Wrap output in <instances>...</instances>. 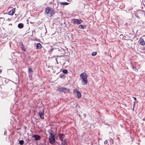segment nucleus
<instances>
[{
	"label": "nucleus",
	"instance_id": "obj_1",
	"mask_svg": "<svg viewBox=\"0 0 145 145\" xmlns=\"http://www.w3.org/2000/svg\"><path fill=\"white\" fill-rule=\"evenodd\" d=\"M45 15L49 17H51L54 14L53 9L50 7H47L45 8Z\"/></svg>",
	"mask_w": 145,
	"mask_h": 145
},
{
	"label": "nucleus",
	"instance_id": "obj_2",
	"mask_svg": "<svg viewBox=\"0 0 145 145\" xmlns=\"http://www.w3.org/2000/svg\"><path fill=\"white\" fill-rule=\"evenodd\" d=\"M82 84L83 85H86L88 83L87 74L85 72L82 73L80 75Z\"/></svg>",
	"mask_w": 145,
	"mask_h": 145
},
{
	"label": "nucleus",
	"instance_id": "obj_3",
	"mask_svg": "<svg viewBox=\"0 0 145 145\" xmlns=\"http://www.w3.org/2000/svg\"><path fill=\"white\" fill-rule=\"evenodd\" d=\"M49 143L52 144H54L56 142L55 135L50 136L48 138Z\"/></svg>",
	"mask_w": 145,
	"mask_h": 145
},
{
	"label": "nucleus",
	"instance_id": "obj_4",
	"mask_svg": "<svg viewBox=\"0 0 145 145\" xmlns=\"http://www.w3.org/2000/svg\"><path fill=\"white\" fill-rule=\"evenodd\" d=\"M80 21L82 22L81 20H79L76 19H72L71 20V22L74 24H79L81 23Z\"/></svg>",
	"mask_w": 145,
	"mask_h": 145
},
{
	"label": "nucleus",
	"instance_id": "obj_5",
	"mask_svg": "<svg viewBox=\"0 0 145 145\" xmlns=\"http://www.w3.org/2000/svg\"><path fill=\"white\" fill-rule=\"evenodd\" d=\"M59 90L60 91L63 92L64 93L69 92L70 91L69 89H67L66 88L61 87L59 88Z\"/></svg>",
	"mask_w": 145,
	"mask_h": 145
},
{
	"label": "nucleus",
	"instance_id": "obj_6",
	"mask_svg": "<svg viewBox=\"0 0 145 145\" xmlns=\"http://www.w3.org/2000/svg\"><path fill=\"white\" fill-rule=\"evenodd\" d=\"M73 92L74 94H76L77 97L78 99H79L81 97V93L77 89H74L73 90Z\"/></svg>",
	"mask_w": 145,
	"mask_h": 145
},
{
	"label": "nucleus",
	"instance_id": "obj_7",
	"mask_svg": "<svg viewBox=\"0 0 145 145\" xmlns=\"http://www.w3.org/2000/svg\"><path fill=\"white\" fill-rule=\"evenodd\" d=\"M33 138H35V141L40 140L41 138L40 136L37 135H34L32 136Z\"/></svg>",
	"mask_w": 145,
	"mask_h": 145
},
{
	"label": "nucleus",
	"instance_id": "obj_8",
	"mask_svg": "<svg viewBox=\"0 0 145 145\" xmlns=\"http://www.w3.org/2000/svg\"><path fill=\"white\" fill-rule=\"evenodd\" d=\"M58 135L60 140L62 141L63 138L65 137V135L63 133H59Z\"/></svg>",
	"mask_w": 145,
	"mask_h": 145
},
{
	"label": "nucleus",
	"instance_id": "obj_9",
	"mask_svg": "<svg viewBox=\"0 0 145 145\" xmlns=\"http://www.w3.org/2000/svg\"><path fill=\"white\" fill-rule=\"evenodd\" d=\"M44 111L43 110L40 111L39 112V115L40 116V118L42 119H43L44 118Z\"/></svg>",
	"mask_w": 145,
	"mask_h": 145
},
{
	"label": "nucleus",
	"instance_id": "obj_10",
	"mask_svg": "<svg viewBox=\"0 0 145 145\" xmlns=\"http://www.w3.org/2000/svg\"><path fill=\"white\" fill-rule=\"evenodd\" d=\"M16 8H14L12 10L8 12V14L9 15H12L15 13Z\"/></svg>",
	"mask_w": 145,
	"mask_h": 145
},
{
	"label": "nucleus",
	"instance_id": "obj_11",
	"mask_svg": "<svg viewBox=\"0 0 145 145\" xmlns=\"http://www.w3.org/2000/svg\"><path fill=\"white\" fill-rule=\"evenodd\" d=\"M139 41H140L139 43L141 45L144 46L145 45V42L142 38L141 37L140 38Z\"/></svg>",
	"mask_w": 145,
	"mask_h": 145
},
{
	"label": "nucleus",
	"instance_id": "obj_12",
	"mask_svg": "<svg viewBox=\"0 0 145 145\" xmlns=\"http://www.w3.org/2000/svg\"><path fill=\"white\" fill-rule=\"evenodd\" d=\"M20 45L21 48H22V49L24 51H26V50L24 47V46L22 42H20Z\"/></svg>",
	"mask_w": 145,
	"mask_h": 145
},
{
	"label": "nucleus",
	"instance_id": "obj_13",
	"mask_svg": "<svg viewBox=\"0 0 145 145\" xmlns=\"http://www.w3.org/2000/svg\"><path fill=\"white\" fill-rule=\"evenodd\" d=\"M50 135V136L55 135L54 131L52 130L49 129L48 131Z\"/></svg>",
	"mask_w": 145,
	"mask_h": 145
},
{
	"label": "nucleus",
	"instance_id": "obj_14",
	"mask_svg": "<svg viewBox=\"0 0 145 145\" xmlns=\"http://www.w3.org/2000/svg\"><path fill=\"white\" fill-rule=\"evenodd\" d=\"M42 47V45L40 43H38L36 45V49H40Z\"/></svg>",
	"mask_w": 145,
	"mask_h": 145
},
{
	"label": "nucleus",
	"instance_id": "obj_15",
	"mask_svg": "<svg viewBox=\"0 0 145 145\" xmlns=\"http://www.w3.org/2000/svg\"><path fill=\"white\" fill-rule=\"evenodd\" d=\"M24 26V24H23L20 23L18 24V27L19 28L21 29Z\"/></svg>",
	"mask_w": 145,
	"mask_h": 145
},
{
	"label": "nucleus",
	"instance_id": "obj_16",
	"mask_svg": "<svg viewBox=\"0 0 145 145\" xmlns=\"http://www.w3.org/2000/svg\"><path fill=\"white\" fill-rule=\"evenodd\" d=\"M60 3L61 5H67L69 4V3L65 2H60Z\"/></svg>",
	"mask_w": 145,
	"mask_h": 145
},
{
	"label": "nucleus",
	"instance_id": "obj_17",
	"mask_svg": "<svg viewBox=\"0 0 145 145\" xmlns=\"http://www.w3.org/2000/svg\"><path fill=\"white\" fill-rule=\"evenodd\" d=\"M24 142V141L23 140H20L19 141V144L20 145H22L23 144Z\"/></svg>",
	"mask_w": 145,
	"mask_h": 145
},
{
	"label": "nucleus",
	"instance_id": "obj_18",
	"mask_svg": "<svg viewBox=\"0 0 145 145\" xmlns=\"http://www.w3.org/2000/svg\"><path fill=\"white\" fill-rule=\"evenodd\" d=\"M78 27L82 29H84V25H79Z\"/></svg>",
	"mask_w": 145,
	"mask_h": 145
},
{
	"label": "nucleus",
	"instance_id": "obj_19",
	"mask_svg": "<svg viewBox=\"0 0 145 145\" xmlns=\"http://www.w3.org/2000/svg\"><path fill=\"white\" fill-rule=\"evenodd\" d=\"M62 72L64 74H67L68 73V71L67 69H63V70Z\"/></svg>",
	"mask_w": 145,
	"mask_h": 145
},
{
	"label": "nucleus",
	"instance_id": "obj_20",
	"mask_svg": "<svg viewBox=\"0 0 145 145\" xmlns=\"http://www.w3.org/2000/svg\"><path fill=\"white\" fill-rule=\"evenodd\" d=\"M97 55L96 52H93L92 53L91 55L93 56H95Z\"/></svg>",
	"mask_w": 145,
	"mask_h": 145
},
{
	"label": "nucleus",
	"instance_id": "obj_21",
	"mask_svg": "<svg viewBox=\"0 0 145 145\" xmlns=\"http://www.w3.org/2000/svg\"><path fill=\"white\" fill-rule=\"evenodd\" d=\"M59 76L61 78H62L63 77H65V75L63 74H61Z\"/></svg>",
	"mask_w": 145,
	"mask_h": 145
},
{
	"label": "nucleus",
	"instance_id": "obj_22",
	"mask_svg": "<svg viewBox=\"0 0 145 145\" xmlns=\"http://www.w3.org/2000/svg\"><path fill=\"white\" fill-rule=\"evenodd\" d=\"M60 145H67V143L61 142Z\"/></svg>",
	"mask_w": 145,
	"mask_h": 145
},
{
	"label": "nucleus",
	"instance_id": "obj_23",
	"mask_svg": "<svg viewBox=\"0 0 145 145\" xmlns=\"http://www.w3.org/2000/svg\"><path fill=\"white\" fill-rule=\"evenodd\" d=\"M29 71L31 72H33V71L32 70L31 68H29Z\"/></svg>",
	"mask_w": 145,
	"mask_h": 145
},
{
	"label": "nucleus",
	"instance_id": "obj_24",
	"mask_svg": "<svg viewBox=\"0 0 145 145\" xmlns=\"http://www.w3.org/2000/svg\"><path fill=\"white\" fill-rule=\"evenodd\" d=\"M62 142H65V143H67V141L66 140V139L65 138V139L64 140H63L62 141Z\"/></svg>",
	"mask_w": 145,
	"mask_h": 145
},
{
	"label": "nucleus",
	"instance_id": "obj_25",
	"mask_svg": "<svg viewBox=\"0 0 145 145\" xmlns=\"http://www.w3.org/2000/svg\"><path fill=\"white\" fill-rule=\"evenodd\" d=\"M108 142V140H106L104 142V144H107Z\"/></svg>",
	"mask_w": 145,
	"mask_h": 145
},
{
	"label": "nucleus",
	"instance_id": "obj_26",
	"mask_svg": "<svg viewBox=\"0 0 145 145\" xmlns=\"http://www.w3.org/2000/svg\"><path fill=\"white\" fill-rule=\"evenodd\" d=\"M135 16L138 19H140V18L137 15H135Z\"/></svg>",
	"mask_w": 145,
	"mask_h": 145
},
{
	"label": "nucleus",
	"instance_id": "obj_27",
	"mask_svg": "<svg viewBox=\"0 0 145 145\" xmlns=\"http://www.w3.org/2000/svg\"><path fill=\"white\" fill-rule=\"evenodd\" d=\"M135 101H134V103H133V107H134H134H135Z\"/></svg>",
	"mask_w": 145,
	"mask_h": 145
},
{
	"label": "nucleus",
	"instance_id": "obj_28",
	"mask_svg": "<svg viewBox=\"0 0 145 145\" xmlns=\"http://www.w3.org/2000/svg\"><path fill=\"white\" fill-rule=\"evenodd\" d=\"M53 48H51L50 50V52H52Z\"/></svg>",
	"mask_w": 145,
	"mask_h": 145
},
{
	"label": "nucleus",
	"instance_id": "obj_29",
	"mask_svg": "<svg viewBox=\"0 0 145 145\" xmlns=\"http://www.w3.org/2000/svg\"><path fill=\"white\" fill-rule=\"evenodd\" d=\"M133 97L134 98V99L135 100V101H136V100H137V99H136V97Z\"/></svg>",
	"mask_w": 145,
	"mask_h": 145
},
{
	"label": "nucleus",
	"instance_id": "obj_30",
	"mask_svg": "<svg viewBox=\"0 0 145 145\" xmlns=\"http://www.w3.org/2000/svg\"><path fill=\"white\" fill-rule=\"evenodd\" d=\"M143 120L144 121H145V118H144V119H143Z\"/></svg>",
	"mask_w": 145,
	"mask_h": 145
},
{
	"label": "nucleus",
	"instance_id": "obj_31",
	"mask_svg": "<svg viewBox=\"0 0 145 145\" xmlns=\"http://www.w3.org/2000/svg\"><path fill=\"white\" fill-rule=\"evenodd\" d=\"M2 72V71L1 70H0V73L1 72Z\"/></svg>",
	"mask_w": 145,
	"mask_h": 145
},
{
	"label": "nucleus",
	"instance_id": "obj_32",
	"mask_svg": "<svg viewBox=\"0 0 145 145\" xmlns=\"http://www.w3.org/2000/svg\"><path fill=\"white\" fill-rule=\"evenodd\" d=\"M71 37H73V35H71Z\"/></svg>",
	"mask_w": 145,
	"mask_h": 145
},
{
	"label": "nucleus",
	"instance_id": "obj_33",
	"mask_svg": "<svg viewBox=\"0 0 145 145\" xmlns=\"http://www.w3.org/2000/svg\"><path fill=\"white\" fill-rule=\"evenodd\" d=\"M134 107H133V111L134 110Z\"/></svg>",
	"mask_w": 145,
	"mask_h": 145
},
{
	"label": "nucleus",
	"instance_id": "obj_34",
	"mask_svg": "<svg viewBox=\"0 0 145 145\" xmlns=\"http://www.w3.org/2000/svg\"><path fill=\"white\" fill-rule=\"evenodd\" d=\"M56 61H57V64H58V62H57V60H56Z\"/></svg>",
	"mask_w": 145,
	"mask_h": 145
},
{
	"label": "nucleus",
	"instance_id": "obj_35",
	"mask_svg": "<svg viewBox=\"0 0 145 145\" xmlns=\"http://www.w3.org/2000/svg\"><path fill=\"white\" fill-rule=\"evenodd\" d=\"M144 50H145V48L144 49Z\"/></svg>",
	"mask_w": 145,
	"mask_h": 145
},
{
	"label": "nucleus",
	"instance_id": "obj_36",
	"mask_svg": "<svg viewBox=\"0 0 145 145\" xmlns=\"http://www.w3.org/2000/svg\"><path fill=\"white\" fill-rule=\"evenodd\" d=\"M30 23H31V24H32V23H32V22H30Z\"/></svg>",
	"mask_w": 145,
	"mask_h": 145
},
{
	"label": "nucleus",
	"instance_id": "obj_37",
	"mask_svg": "<svg viewBox=\"0 0 145 145\" xmlns=\"http://www.w3.org/2000/svg\"><path fill=\"white\" fill-rule=\"evenodd\" d=\"M16 14H15V16H16Z\"/></svg>",
	"mask_w": 145,
	"mask_h": 145
}]
</instances>
